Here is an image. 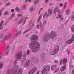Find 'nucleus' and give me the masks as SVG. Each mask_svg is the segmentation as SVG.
Listing matches in <instances>:
<instances>
[{"label": "nucleus", "mask_w": 74, "mask_h": 74, "mask_svg": "<svg viewBox=\"0 0 74 74\" xmlns=\"http://www.w3.org/2000/svg\"><path fill=\"white\" fill-rule=\"evenodd\" d=\"M59 50V46L56 45L54 47V48L53 51H51L50 53L51 55H55L56 53L58 52Z\"/></svg>", "instance_id": "obj_5"}, {"label": "nucleus", "mask_w": 74, "mask_h": 74, "mask_svg": "<svg viewBox=\"0 0 74 74\" xmlns=\"http://www.w3.org/2000/svg\"><path fill=\"white\" fill-rule=\"evenodd\" d=\"M11 37H12V34H9L8 36H4L3 38V39L4 40H3L1 41V42H4L5 40H6L7 39H9Z\"/></svg>", "instance_id": "obj_8"}, {"label": "nucleus", "mask_w": 74, "mask_h": 74, "mask_svg": "<svg viewBox=\"0 0 74 74\" xmlns=\"http://www.w3.org/2000/svg\"><path fill=\"white\" fill-rule=\"evenodd\" d=\"M70 13V10L69 9H67L66 11V15H69Z\"/></svg>", "instance_id": "obj_23"}, {"label": "nucleus", "mask_w": 74, "mask_h": 74, "mask_svg": "<svg viewBox=\"0 0 74 74\" xmlns=\"http://www.w3.org/2000/svg\"><path fill=\"white\" fill-rule=\"evenodd\" d=\"M3 64L1 62H0V69L3 67Z\"/></svg>", "instance_id": "obj_28"}, {"label": "nucleus", "mask_w": 74, "mask_h": 74, "mask_svg": "<svg viewBox=\"0 0 74 74\" xmlns=\"http://www.w3.org/2000/svg\"><path fill=\"white\" fill-rule=\"evenodd\" d=\"M56 65H53L51 67V70L53 71L56 68Z\"/></svg>", "instance_id": "obj_20"}, {"label": "nucleus", "mask_w": 74, "mask_h": 74, "mask_svg": "<svg viewBox=\"0 0 74 74\" xmlns=\"http://www.w3.org/2000/svg\"><path fill=\"white\" fill-rule=\"evenodd\" d=\"M30 29H31V28H30L29 29H27L26 31H25L24 32H23V34H25L27 32H29V30H30Z\"/></svg>", "instance_id": "obj_29"}, {"label": "nucleus", "mask_w": 74, "mask_h": 74, "mask_svg": "<svg viewBox=\"0 0 74 74\" xmlns=\"http://www.w3.org/2000/svg\"><path fill=\"white\" fill-rule=\"evenodd\" d=\"M56 0L57 1H60V0Z\"/></svg>", "instance_id": "obj_64"}, {"label": "nucleus", "mask_w": 74, "mask_h": 74, "mask_svg": "<svg viewBox=\"0 0 74 74\" xmlns=\"http://www.w3.org/2000/svg\"><path fill=\"white\" fill-rule=\"evenodd\" d=\"M10 4V2H8L5 4V6H8Z\"/></svg>", "instance_id": "obj_36"}, {"label": "nucleus", "mask_w": 74, "mask_h": 74, "mask_svg": "<svg viewBox=\"0 0 74 74\" xmlns=\"http://www.w3.org/2000/svg\"><path fill=\"white\" fill-rule=\"evenodd\" d=\"M72 74H74V69H73V70H72Z\"/></svg>", "instance_id": "obj_53"}, {"label": "nucleus", "mask_w": 74, "mask_h": 74, "mask_svg": "<svg viewBox=\"0 0 74 74\" xmlns=\"http://www.w3.org/2000/svg\"><path fill=\"white\" fill-rule=\"evenodd\" d=\"M45 16L48 17L49 16V14H47V12H45V14L43 16V18H45Z\"/></svg>", "instance_id": "obj_18"}, {"label": "nucleus", "mask_w": 74, "mask_h": 74, "mask_svg": "<svg viewBox=\"0 0 74 74\" xmlns=\"http://www.w3.org/2000/svg\"><path fill=\"white\" fill-rule=\"evenodd\" d=\"M24 19H25L24 17H23L21 19H20V20L18 22V24H21V23H22V22H23Z\"/></svg>", "instance_id": "obj_12"}, {"label": "nucleus", "mask_w": 74, "mask_h": 74, "mask_svg": "<svg viewBox=\"0 0 74 74\" xmlns=\"http://www.w3.org/2000/svg\"><path fill=\"white\" fill-rule=\"evenodd\" d=\"M4 10V8H3L0 10V16H1V15H2L1 14V12H2V11Z\"/></svg>", "instance_id": "obj_27"}, {"label": "nucleus", "mask_w": 74, "mask_h": 74, "mask_svg": "<svg viewBox=\"0 0 74 74\" xmlns=\"http://www.w3.org/2000/svg\"><path fill=\"white\" fill-rule=\"evenodd\" d=\"M58 14H61V15L62 14V13L60 11V10H58Z\"/></svg>", "instance_id": "obj_32"}, {"label": "nucleus", "mask_w": 74, "mask_h": 74, "mask_svg": "<svg viewBox=\"0 0 74 74\" xmlns=\"http://www.w3.org/2000/svg\"><path fill=\"white\" fill-rule=\"evenodd\" d=\"M9 47H10L9 46H7V47H6V50L8 49V48H9Z\"/></svg>", "instance_id": "obj_47"}, {"label": "nucleus", "mask_w": 74, "mask_h": 74, "mask_svg": "<svg viewBox=\"0 0 74 74\" xmlns=\"http://www.w3.org/2000/svg\"><path fill=\"white\" fill-rule=\"evenodd\" d=\"M62 60H60V64H62Z\"/></svg>", "instance_id": "obj_56"}, {"label": "nucleus", "mask_w": 74, "mask_h": 74, "mask_svg": "<svg viewBox=\"0 0 74 74\" xmlns=\"http://www.w3.org/2000/svg\"><path fill=\"white\" fill-rule=\"evenodd\" d=\"M27 56V53L26 52L24 53L23 56L21 61V63L23 62L26 60V56Z\"/></svg>", "instance_id": "obj_7"}, {"label": "nucleus", "mask_w": 74, "mask_h": 74, "mask_svg": "<svg viewBox=\"0 0 74 74\" xmlns=\"http://www.w3.org/2000/svg\"><path fill=\"white\" fill-rule=\"evenodd\" d=\"M38 37L36 35H33L30 38V41H32L29 43L30 48H31L32 51L33 52H37L40 49V43L33 41H37L38 40Z\"/></svg>", "instance_id": "obj_1"}, {"label": "nucleus", "mask_w": 74, "mask_h": 74, "mask_svg": "<svg viewBox=\"0 0 74 74\" xmlns=\"http://www.w3.org/2000/svg\"><path fill=\"white\" fill-rule=\"evenodd\" d=\"M4 15H9V13H8V11H6L5 12L4 14Z\"/></svg>", "instance_id": "obj_31"}, {"label": "nucleus", "mask_w": 74, "mask_h": 74, "mask_svg": "<svg viewBox=\"0 0 74 74\" xmlns=\"http://www.w3.org/2000/svg\"><path fill=\"white\" fill-rule=\"evenodd\" d=\"M50 66H43L42 70V74H48V72L50 71Z\"/></svg>", "instance_id": "obj_4"}, {"label": "nucleus", "mask_w": 74, "mask_h": 74, "mask_svg": "<svg viewBox=\"0 0 74 74\" xmlns=\"http://www.w3.org/2000/svg\"><path fill=\"white\" fill-rule=\"evenodd\" d=\"M15 14L14 13L12 14L11 15L12 18H14V16H15Z\"/></svg>", "instance_id": "obj_43"}, {"label": "nucleus", "mask_w": 74, "mask_h": 74, "mask_svg": "<svg viewBox=\"0 0 74 74\" xmlns=\"http://www.w3.org/2000/svg\"><path fill=\"white\" fill-rule=\"evenodd\" d=\"M37 69L36 66H34L33 67L31 71H29L28 72L29 74H33L34 73L36 72V70Z\"/></svg>", "instance_id": "obj_6"}, {"label": "nucleus", "mask_w": 74, "mask_h": 74, "mask_svg": "<svg viewBox=\"0 0 74 74\" xmlns=\"http://www.w3.org/2000/svg\"><path fill=\"white\" fill-rule=\"evenodd\" d=\"M3 23H4V21H2L1 23H0V30H2V29H3V27L2 26Z\"/></svg>", "instance_id": "obj_14"}, {"label": "nucleus", "mask_w": 74, "mask_h": 74, "mask_svg": "<svg viewBox=\"0 0 74 74\" xmlns=\"http://www.w3.org/2000/svg\"><path fill=\"white\" fill-rule=\"evenodd\" d=\"M41 17H42V15L41 14H40L38 18V19L37 20L38 22L40 21V20L41 19Z\"/></svg>", "instance_id": "obj_24"}, {"label": "nucleus", "mask_w": 74, "mask_h": 74, "mask_svg": "<svg viewBox=\"0 0 74 74\" xmlns=\"http://www.w3.org/2000/svg\"><path fill=\"white\" fill-rule=\"evenodd\" d=\"M48 12L49 15H51L52 14V10L51 9L49 10Z\"/></svg>", "instance_id": "obj_17"}, {"label": "nucleus", "mask_w": 74, "mask_h": 74, "mask_svg": "<svg viewBox=\"0 0 74 74\" xmlns=\"http://www.w3.org/2000/svg\"><path fill=\"white\" fill-rule=\"evenodd\" d=\"M30 63V60H29L28 61L26 62L25 63V64H24V67L25 68H26V67H28L29 66V64Z\"/></svg>", "instance_id": "obj_9"}, {"label": "nucleus", "mask_w": 74, "mask_h": 74, "mask_svg": "<svg viewBox=\"0 0 74 74\" xmlns=\"http://www.w3.org/2000/svg\"><path fill=\"white\" fill-rule=\"evenodd\" d=\"M70 51H68V55H70Z\"/></svg>", "instance_id": "obj_55"}, {"label": "nucleus", "mask_w": 74, "mask_h": 74, "mask_svg": "<svg viewBox=\"0 0 74 74\" xmlns=\"http://www.w3.org/2000/svg\"><path fill=\"white\" fill-rule=\"evenodd\" d=\"M8 0H3V1L4 3H6V2H7Z\"/></svg>", "instance_id": "obj_48"}, {"label": "nucleus", "mask_w": 74, "mask_h": 74, "mask_svg": "<svg viewBox=\"0 0 74 74\" xmlns=\"http://www.w3.org/2000/svg\"><path fill=\"white\" fill-rule=\"evenodd\" d=\"M27 1H27V0L25 1V3H27Z\"/></svg>", "instance_id": "obj_58"}, {"label": "nucleus", "mask_w": 74, "mask_h": 74, "mask_svg": "<svg viewBox=\"0 0 74 74\" xmlns=\"http://www.w3.org/2000/svg\"><path fill=\"white\" fill-rule=\"evenodd\" d=\"M39 2H40V0H36L34 1V5H36L39 3Z\"/></svg>", "instance_id": "obj_19"}, {"label": "nucleus", "mask_w": 74, "mask_h": 74, "mask_svg": "<svg viewBox=\"0 0 74 74\" xmlns=\"http://www.w3.org/2000/svg\"><path fill=\"white\" fill-rule=\"evenodd\" d=\"M69 22V20H67V21L66 22V23H67V22Z\"/></svg>", "instance_id": "obj_59"}, {"label": "nucleus", "mask_w": 74, "mask_h": 74, "mask_svg": "<svg viewBox=\"0 0 74 74\" xmlns=\"http://www.w3.org/2000/svg\"><path fill=\"white\" fill-rule=\"evenodd\" d=\"M22 33V32L21 31H19L18 32V33H17L15 35L16 36H18V35H21Z\"/></svg>", "instance_id": "obj_21"}, {"label": "nucleus", "mask_w": 74, "mask_h": 74, "mask_svg": "<svg viewBox=\"0 0 74 74\" xmlns=\"http://www.w3.org/2000/svg\"><path fill=\"white\" fill-rule=\"evenodd\" d=\"M15 10L16 11H17V12H19L20 10H19V8L17 7L16 8Z\"/></svg>", "instance_id": "obj_33"}, {"label": "nucleus", "mask_w": 74, "mask_h": 74, "mask_svg": "<svg viewBox=\"0 0 74 74\" xmlns=\"http://www.w3.org/2000/svg\"><path fill=\"white\" fill-rule=\"evenodd\" d=\"M54 62H55V63H57L58 62V61L57 60H55L54 61Z\"/></svg>", "instance_id": "obj_51"}, {"label": "nucleus", "mask_w": 74, "mask_h": 74, "mask_svg": "<svg viewBox=\"0 0 74 74\" xmlns=\"http://www.w3.org/2000/svg\"><path fill=\"white\" fill-rule=\"evenodd\" d=\"M40 12H41V11H40L39 12V14H40Z\"/></svg>", "instance_id": "obj_61"}, {"label": "nucleus", "mask_w": 74, "mask_h": 74, "mask_svg": "<svg viewBox=\"0 0 74 74\" xmlns=\"http://www.w3.org/2000/svg\"><path fill=\"white\" fill-rule=\"evenodd\" d=\"M3 34H1L0 35V42H1V41H3V40H4V39H3V37L2 39H1V38L3 37Z\"/></svg>", "instance_id": "obj_15"}, {"label": "nucleus", "mask_w": 74, "mask_h": 74, "mask_svg": "<svg viewBox=\"0 0 74 74\" xmlns=\"http://www.w3.org/2000/svg\"><path fill=\"white\" fill-rule=\"evenodd\" d=\"M17 60H16L14 62V64H16L17 63Z\"/></svg>", "instance_id": "obj_44"}, {"label": "nucleus", "mask_w": 74, "mask_h": 74, "mask_svg": "<svg viewBox=\"0 0 74 74\" xmlns=\"http://www.w3.org/2000/svg\"><path fill=\"white\" fill-rule=\"evenodd\" d=\"M49 1V0H45V2L46 3H47Z\"/></svg>", "instance_id": "obj_45"}, {"label": "nucleus", "mask_w": 74, "mask_h": 74, "mask_svg": "<svg viewBox=\"0 0 74 74\" xmlns=\"http://www.w3.org/2000/svg\"><path fill=\"white\" fill-rule=\"evenodd\" d=\"M37 28V29H38V28L39 27V25H38L37 26H36Z\"/></svg>", "instance_id": "obj_52"}, {"label": "nucleus", "mask_w": 74, "mask_h": 74, "mask_svg": "<svg viewBox=\"0 0 74 74\" xmlns=\"http://www.w3.org/2000/svg\"><path fill=\"white\" fill-rule=\"evenodd\" d=\"M40 10H43V8H40Z\"/></svg>", "instance_id": "obj_63"}, {"label": "nucleus", "mask_w": 74, "mask_h": 74, "mask_svg": "<svg viewBox=\"0 0 74 74\" xmlns=\"http://www.w3.org/2000/svg\"><path fill=\"white\" fill-rule=\"evenodd\" d=\"M28 36V34H27L25 36V37H27Z\"/></svg>", "instance_id": "obj_62"}, {"label": "nucleus", "mask_w": 74, "mask_h": 74, "mask_svg": "<svg viewBox=\"0 0 74 74\" xmlns=\"http://www.w3.org/2000/svg\"><path fill=\"white\" fill-rule=\"evenodd\" d=\"M19 67L18 65L15 66L14 68L12 69L11 68L8 69L7 73V74H10L11 73L12 74H22V68H20L19 70Z\"/></svg>", "instance_id": "obj_2"}, {"label": "nucleus", "mask_w": 74, "mask_h": 74, "mask_svg": "<svg viewBox=\"0 0 74 74\" xmlns=\"http://www.w3.org/2000/svg\"><path fill=\"white\" fill-rule=\"evenodd\" d=\"M19 52L20 53L17 54L16 55V58L18 59H21L22 57V53L21 51Z\"/></svg>", "instance_id": "obj_10"}, {"label": "nucleus", "mask_w": 74, "mask_h": 74, "mask_svg": "<svg viewBox=\"0 0 74 74\" xmlns=\"http://www.w3.org/2000/svg\"><path fill=\"white\" fill-rule=\"evenodd\" d=\"M28 18L27 17H26L25 19V20L24 22V23H23V25H25V22H26V19H28Z\"/></svg>", "instance_id": "obj_35"}, {"label": "nucleus", "mask_w": 74, "mask_h": 74, "mask_svg": "<svg viewBox=\"0 0 74 74\" xmlns=\"http://www.w3.org/2000/svg\"><path fill=\"white\" fill-rule=\"evenodd\" d=\"M66 67V65H64L60 69V71H64V70H65V68Z\"/></svg>", "instance_id": "obj_13"}, {"label": "nucleus", "mask_w": 74, "mask_h": 74, "mask_svg": "<svg viewBox=\"0 0 74 74\" xmlns=\"http://www.w3.org/2000/svg\"><path fill=\"white\" fill-rule=\"evenodd\" d=\"M59 68L58 67L56 69V70L55 71V72H54V73H57L58 71H59Z\"/></svg>", "instance_id": "obj_30"}, {"label": "nucleus", "mask_w": 74, "mask_h": 74, "mask_svg": "<svg viewBox=\"0 0 74 74\" xmlns=\"http://www.w3.org/2000/svg\"><path fill=\"white\" fill-rule=\"evenodd\" d=\"M12 49H14H14H15V45L13 46L12 47Z\"/></svg>", "instance_id": "obj_49"}, {"label": "nucleus", "mask_w": 74, "mask_h": 74, "mask_svg": "<svg viewBox=\"0 0 74 74\" xmlns=\"http://www.w3.org/2000/svg\"><path fill=\"white\" fill-rule=\"evenodd\" d=\"M47 24V21H44L43 22V24L42 25V24H41V23H40V27L41 28H42L43 27H44L45 25H46V24Z\"/></svg>", "instance_id": "obj_11"}, {"label": "nucleus", "mask_w": 74, "mask_h": 74, "mask_svg": "<svg viewBox=\"0 0 74 74\" xmlns=\"http://www.w3.org/2000/svg\"><path fill=\"white\" fill-rule=\"evenodd\" d=\"M71 30L72 32H74V25H73L71 27Z\"/></svg>", "instance_id": "obj_22"}, {"label": "nucleus", "mask_w": 74, "mask_h": 74, "mask_svg": "<svg viewBox=\"0 0 74 74\" xmlns=\"http://www.w3.org/2000/svg\"><path fill=\"white\" fill-rule=\"evenodd\" d=\"M36 62V63H38V60H37Z\"/></svg>", "instance_id": "obj_57"}, {"label": "nucleus", "mask_w": 74, "mask_h": 74, "mask_svg": "<svg viewBox=\"0 0 74 74\" xmlns=\"http://www.w3.org/2000/svg\"><path fill=\"white\" fill-rule=\"evenodd\" d=\"M74 19V16L73 15L72 16V17L71 18V21H73Z\"/></svg>", "instance_id": "obj_37"}, {"label": "nucleus", "mask_w": 74, "mask_h": 74, "mask_svg": "<svg viewBox=\"0 0 74 74\" xmlns=\"http://www.w3.org/2000/svg\"><path fill=\"white\" fill-rule=\"evenodd\" d=\"M63 4L62 3H61L60 4L59 6L60 7H63Z\"/></svg>", "instance_id": "obj_42"}, {"label": "nucleus", "mask_w": 74, "mask_h": 74, "mask_svg": "<svg viewBox=\"0 0 74 74\" xmlns=\"http://www.w3.org/2000/svg\"><path fill=\"white\" fill-rule=\"evenodd\" d=\"M17 15L18 16H23L22 15V14H17Z\"/></svg>", "instance_id": "obj_40"}, {"label": "nucleus", "mask_w": 74, "mask_h": 74, "mask_svg": "<svg viewBox=\"0 0 74 74\" xmlns=\"http://www.w3.org/2000/svg\"><path fill=\"white\" fill-rule=\"evenodd\" d=\"M34 22H33V24H32V26H34Z\"/></svg>", "instance_id": "obj_60"}, {"label": "nucleus", "mask_w": 74, "mask_h": 74, "mask_svg": "<svg viewBox=\"0 0 74 74\" xmlns=\"http://www.w3.org/2000/svg\"><path fill=\"white\" fill-rule=\"evenodd\" d=\"M56 33L54 31H51L49 35V32L47 33L45 36H43L42 38V40L44 42L48 41L50 38L51 39H54L56 37Z\"/></svg>", "instance_id": "obj_3"}, {"label": "nucleus", "mask_w": 74, "mask_h": 74, "mask_svg": "<svg viewBox=\"0 0 74 74\" xmlns=\"http://www.w3.org/2000/svg\"><path fill=\"white\" fill-rule=\"evenodd\" d=\"M11 11L12 12H14V11H15V10L14 9H12L11 10Z\"/></svg>", "instance_id": "obj_46"}, {"label": "nucleus", "mask_w": 74, "mask_h": 74, "mask_svg": "<svg viewBox=\"0 0 74 74\" xmlns=\"http://www.w3.org/2000/svg\"><path fill=\"white\" fill-rule=\"evenodd\" d=\"M58 7H56V8H55L54 10V13H56V12H57V11L58 10Z\"/></svg>", "instance_id": "obj_25"}, {"label": "nucleus", "mask_w": 74, "mask_h": 74, "mask_svg": "<svg viewBox=\"0 0 74 74\" xmlns=\"http://www.w3.org/2000/svg\"><path fill=\"white\" fill-rule=\"evenodd\" d=\"M64 20V18L62 17L60 19V22H62Z\"/></svg>", "instance_id": "obj_38"}, {"label": "nucleus", "mask_w": 74, "mask_h": 74, "mask_svg": "<svg viewBox=\"0 0 74 74\" xmlns=\"http://www.w3.org/2000/svg\"><path fill=\"white\" fill-rule=\"evenodd\" d=\"M30 11L32 12L33 11V6H32L30 8L29 10Z\"/></svg>", "instance_id": "obj_34"}, {"label": "nucleus", "mask_w": 74, "mask_h": 74, "mask_svg": "<svg viewBox=\"0 0 74 74\" xmlns=\"http://www.w3.org/2000/svg\"><path fill=\"white\" fill-rule=\"evenodd\" d=\"M56 18L57 19H59V18H62V15L60 14H58L57 15V16Z\"/></svg>", "instance_id": "obj_26"}, {"label": "nucleus", "mask_w": 74, "mask_h": 74, "mask_svg": "<svg viewBox=\"0 0 74 74\" xmlns=\"http://www.w3.org/2000/svg\"><path fill=\"white\" fill-rule=\"evenodd\" d=\"M8 52H9V51H6V52H5L4 53L5 55H7V54H8Z\"/></svg>", "instance_id": "obj_39"}, {"label": "nucleus", "mask_w": 74, "mask_h": 74, "mask_svg": "<svg viewBox=\"0 0 74 74\" xmlns=\"http://www.w3.org/2000/svg\"><path fill=\"white\" fill-rule=\"evenodd\" d=\"M27 55H29L30 54V51L29 50H27Z\"/></svg>", "instance_id": "obj_41"}, {"label": "nucleus", "mask_w": 74, "mask_h": 74, "mask_svg": "<svg viewBox=\"0 0 74 74\" xmlns=\"http://www.w3.org/2000/svg\"><path fill=\"white\" fill-rule=\"evenodd\" d=\"M27 1H28V2H31L32 0H27Z\"/></svg>", "instance_id": "obj_54"}, {"label": "nucleus", "mask_w": 74, "mask_h": 74, "mask_svg": "<svg viewBox=\"0 0 74 74\" xmlns=\"http://www.w3.org/2000/svg\"><path fill=\"white\" fill-rule=\"evenodd\" d=\"M67 61V59H65L64 58L62 60V62L63 63V64H66Z\"/></svg>", "instance_id": "obj_16"}, {"label": "nucleus", "mask_w": 74, "mask_h": 74, "mask_svg": "<svg viewBox=\"0 0 74 74\" xmlns=\"http://www.w3.org/2000/svg\"><path fill=\"white\" fill-rule=\"evenodd\" d=\"M22 7L23 8H25V7H26V5H24L22 6Z\"/></svg>", "instance_id": "obj_50"}]
</instances>
